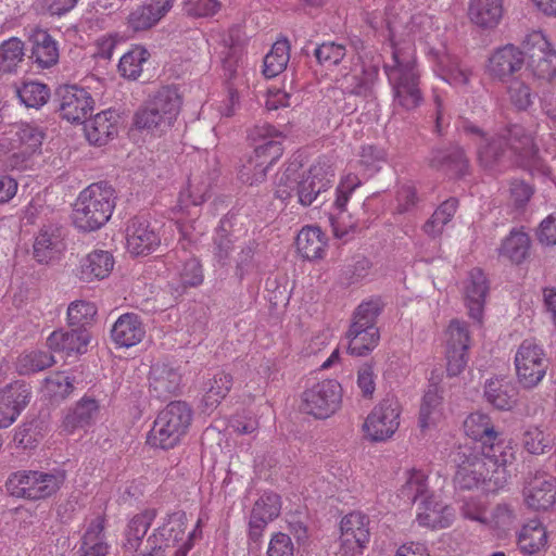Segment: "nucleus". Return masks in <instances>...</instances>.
I'll return each mask as SVG.
<instances>
[{
	"mask_svg": "<svg viewBox=\"0 0 556 556\" xmlns=\"http://www.w3.org/2000/svg\"><path fill=\"white\" fill-rule=\"evenodd\" d=\"M463 130L477 146V157L484 168H493L508 151L518 156L520 166L531 173H547L533 139V129H525L520 125H513L501 132H485L477 125L464 121Z\"/></svg>",
	"mask_w": 556,
	"mask_h": 556,
	"instance_id": "obj_1",
	"label": "nucleus"
},
{
	"mask_svg": "<svg viewBox=\"0 0 556 556\" xmlns=\"http://www.w3.org/2000/svg\"><path fill=\"white\" fill-rule=\"evenodd\" d=\"M516 459L510 445L497 443L480 450L478 445L463 447L454 457L455 484L460 489H473L486 480L502 488L508 480L509 467Z\"/></svg>",
	"mask_w": 556,
	"mask_h": 556,
	"instance_id": "obj_2",
	"label": "nucleus"
},
{
	"mask_svg": "<svg viewBox=\"0 0 556 556\" xmlns=\"http://www.w3.org/2000/svg\"><path fill=\"white\" fill-rule=\"evenodd\" d=\"M392 46L391 62L384 64V72L391 86L395 112H409L422 102L419 88L420 70L412 41L403 45L397 40V28L388 22Z\"/></svg>",
	"mask_w": 556,
	"mask_h": 556,
	"instance_id": "obj_3",
	"label": "nucleus"
},
{
	"mask_svg": "<svg viewBox=\"0 0 556 556\" xmlns=\"http://www.w3.org/2000/svg\"><path fill=\"white\" fill-rule=\"evenodd\" d=\"M296 172L298 166L292 163L281 174L276 186L277 198L286 201L295 194L299 203L311 205L331 187L334 178V168L328 161H318L302 175Z\"/></svg>",
	"mask_w": 556,
	"mask_h": 556,
	"instance_id": "obj_4",
	"label": "nucleus"
},
{
	"mask_svg": "<svg viewBox=\"0 0 556 556\" xmlns=\"http://www.w3.org/2000/svg\"><path fill=\"white\" fill-rule=\"evenodd\" d=\"M250 137L254 151L240 169V179L252 186L264 181L268 169L281 157L286 137L268 124L255 126Z\"/></svg>",
	"mask_w": 556,
	"mask_h": 556,
	"instance_id": "obj_5",
	"label": "nucleus"
},
{
	"mask_svg": "<svg viewBox=\"0 0 556 556\" xmlns=\"http://www.w3.org/2000/svg\"><path fill=\"white\" fill-rule=\"evenodd\" d=\"M115 207V191L105 182L91 184L80 191L73 210V223L83 231L104 226Z\"/></svg>",
	"mask_w": 556,
	"mask_h": 556,
	"instance_id": "obj_6",
	"label": "nucleus"
},
{
	"mask_svg": "<svg viewBox=\"0 0 556 556\" xmlns=\"http://www.w3.org/2000/svg\"><path fill=\"white\" fill-rule=\"evenodd\" d=\"M201 528V519L195 528L187 532V516L176 511L163 519L147 540L148 548L161 552L164 556H187L193 546V539Z\"/></svg>",
	"mask_w": 556,
	"mask_h": 556,
	"instance_id": "obj_7",
	"label": "nucleus"
},
{
	"mask_svg": "<svg viewBox=\"0 0 556 556\" xmlns=\"http://www.w3.org/2000/svg\"><path fill=\"white\" fill-rule=\"evenodd\" d=\"M65 479V471L60 468L48 471L20 470L10 476L7 488L13 496L38 501L55 494Z\"/></svg>",
	"mask_w": 556,
	"mask_h": 556,
	"instance_id": "obj_8",
	"label": "nucleus"
},
{
	"mask_svg": "<svg viewBox=\"0 0 556 556\" xmlns=\"http://www.w3.org/2000/svg\"><path fill=\"white\" fill-rule=\"evenodd\" d=\"M191 418V409L186 403L180 401L169 403L155 418L148 442L163 450L175 447L187 433Z\"/></svg>",
	"mask_w": 556,
	"mask_h": 556,
	"instance_id": "obj_9",
	"label": "nucleus"
},
{
	"mask_svg": "<svg viewBox=\"0 0 556 556\" xmlns=\"http://www.w3.org/2000/svg\"><path fill=\"white\" fill-rule=\"evenodd\" d=\"M180 96L172 87H163L154 97L137 112L135 125L137 128L151 132H163L176 119L180 109Z\"/></svg>",
	"mask_w": 556,
	"mask_h": 556,
	"instance_id": "obj_10",
	"label": "nucleus"
},
{
	"mask_svg": "<svg viewBox=\"0 0 556 556\" xmlns=\"http://www.w3.org/2000/svg\"><path fill=\"white\" fill-rule=\"evenodd\" d=\"M518 382L525 389L535 388L545 377L548 361L543 348L534 340H523L515 353Z\"/></svg>",
	"mask_w": 556,
	"mask_h": 556,
	"instance_id": "obj_11",
	"label": "nucleus"
},
{
	"mask_svg": "<svg viewBox=\"0 0 556 556\" xmlns=\"http://www.w3.org/2000/svg\"><path fill=\"white\" fill-rule=\"evenodd\" d=\"M212 179L204 175H194L189 178L188 185L179 193L178 203L174 210L177 215L176 224L181 236L189 242L195 241L197 237L189 232L187 218H193L197 212H191L190 206L197 207L211 197Z\"/></svg>",
	"mask_w": 556,
	"mask_h": 556,
	"instance_id": "obj_12",
	"label": "nucleus"
},
{
	"mask_svg": "<svg viewBox=\"0 0 556 556\" xmlns=\"http://www.w3.org/2000/svg\"><path fill=\"white\" fill-rule=\"evenodd\" d=\"M401 405L395 397H386L368 414L363 425L365 437L372 442L393 437L400 426Z\"/></svg>",
	"mask_w": 556,
	"mask_h": 556,
	"instance_id": "obj_13",
	"label": "nucleus"
},
{
	"mask_svg": "<svg viewBox=\"0 0 556 556\" xmlns=\"http://www.w3.org/2000/svg\"><path fill=\"white\" fill-rule=\"evenodd\" d=\"M342 389L336 380H323L303 392L302 409L315 418L333 415L341 405Z\"/></svg>",
	"mask_w": 556,
	"mask_h": 556,
	"instance_id": "obj_14",
	"label": "nucleus"
},
{
	"mask_svg": "<svg viewBox=\"0 0 556 556\" xmlns=\"http://www.w3.org/2000/svg\"><path fill=\"white\" fill-rule=\"evenodd\" d=\"M369 540V518L361 511L350 513L341 519L339 545L333 556H358Z\"/></svg>",
	"mask_w": 556,
	"mask_h": 556,
	"instance_id": "obj_15",
	"label": "nucleus"
},
{
	"mask_svg": "<svg viewBox=\"0 0 556 556\" xmlns=\"http://www.w3.org/2000/svg\"><path fill=\"white\" fill-rule=\"evenodd\" d=\"M523 47L528 66L535 77L546 80L556 77V50L543 33L529 34Z\"/></svg>",
	"mask_w": 556,
	"mask_h": 556,
	"instance_id": "obj_16",
	"label": "nucleus"
},
{
	"mask_svg": "<svg viewBox=\"0 0 556 556\" xmlns=\"http://www.w3.org/2000/svg\"><path fill=\"white\" fill-rule=\"evenodd\" d=\"M60 114L62 118L73 124L85 122L94 108L91 94L76 85L63 86L59 89Z\"/></svg>",
	"mask_w": 556,
	"mask_h": 556,
	"instance_id": "obj_17",
	"label": "nucleus"
},
{
	"mask_svg": "<svg viewBox=\"0 0 556 556\" xmlns=\"http://www.w3.org/2000/svg\"><path fill=\"white\" fill-rule=\"evenodd\" d=\"M526 506L535 511H546L556 503V478L546 472H536L522 490Z\"/></svg>",
	"mask_w": 556,
	"mask_h": 556,
	"instance_id": "obj_18",
	"label": "nucleus"
},
{
	"mask_svg": "<svg viewBox=\"0 0 556 556\" xmlns=\"http://www.w3.org/2000/svg\"><path fill=\"white\" fill-rule=\"evenodd\" d=\"M455 518V509L434 494L422 498L417 506L416 521L430 530L450 528Z\"/></svg>",
	"mask_w": 556,
	"mask_h": 556,
	"instance_id": "obj_19",
	"label": "nucleus"
},
{
	"mask_svg": "<svg viewBox=\"0 0 556 556\" xmlns=\"http://www.w3.org/2000/svg\"><path fill=\"white\" fill-rule=\"evenodd\" d=\"M31 391L24 381L0 389V428L11 426L30 402Z\"/></svg>",
	"mask_w": 556,
	"mask_h": 556,
	"instance_id": "obj_20",
	"label": "nucleus"
},
{
	"mask_svg": "<svg viewBox=\"0 0 556 556\" xmlns=\"http://www.w3.org/2000/svg\"><path fill=\"white\" fill-rule=\"evenodd\" d=\"M361 185L362 178L356 173H348L341 178L337 187L334 206L338 210V215L330 218L332 230L337 238L343 239L356 228L355 223L344 222V213L350 197Z\"/></svg>",
	"mask_w": 556,
	"mask_h": 556,
	"instance_id": "obj_21",
	"label": "nucleus"
},
{
	"mask_svg": "<svg viewBox=\"0 0 556 556\" xmlns=\"http://www.w3.org/2000/svg\"><path fill=\"white\" fill-rule=\"evenodd\" d=\"M90 339L87 328L59 329L49 334L47 345L51 352L65 358L86 353Z\"/></svg>",
	"mask_w": 556,
	"mask_h": 556,
	"instance_id": "obj_22",
	"label": "nucleus"
},
{
	"mask_svg": "<svg viewBox=\"0 0 556 556\" xmlns=\"http://www.w3.org/2000/svg\"><path fill=\"white\" fill-rule=\"evenodd\" d=\"M174 0H152L136 7L127 17L126 34L129 38L138 31H144L155 26L172 9Z\"/></svg>",
	"mask_w": 556,
	"mask_h": 556,
	"instance_id": "obj_23",
	"label": "nucleus"
},
{
	"mask_svg": "<svg viewBox=\"0 0 556 556\" xmlns=\"http://www.w3.org/2000/svg\"><path fill=\"white\" fill-rule=\"evenodd\" d=\"M280 496L274 492H264L255 502L249 521V538L258 542L266 526L280 514Z\"/></svg>",
	"mask_w": 556,
	"mask_h": 556,
	"instance_id": "obj_24",
	"label": "nucleus"
},
{
	"mask_svg": "<svg viewBox=\"0 0 556 556\" xmlns=\"http://www.w3.org/2000/svg\"><path fill=\"white\" fill-rule=\"evenodd\" d=\"M127 249L134 255H147L161 244V238L148 220L135 218L127 228Z\"/></svg>",
	"mask_w": 556,
	"mask_h": 556,
	"instance_id": "obj_25",
	"label": "nucleus"
},
{
	"mask_svg": "<svg viewBox=\"0 0 556 556\" xmlns=\"http://www.w3.org/2000/svg\"><path fill=\"white\" fill-rule=\"evenodd\" d=\"M62 228L56 225L43 226L35 238L34 256L39 263L58 260L65 251Z\"/></svg>",
	"mask_w": 556,
	"mask_h": 556,
	"instance_id": "obj_26",
	"label": "nucleus"
},
{
	"mask_svg": "<svg viewBox=\"0 0 556 556\" xmlns=\"http://www.w3.org/2000/svg\"><path fill=\"white\" fill-rule=\"evenodd\" d=\"M119 115L113 110H105L96 114L85 126V135L91 144L103 146L116 136Z\"/></svg>",
	"mask_w": 556,
	"mask_h": 556,
	"instance_id": "obj_27",
	"label": "nucleus"
},
{
	"mask_svg": "<svg viewBox=\"0 0 556 556\" xmlns=\"http://www.w3.org/2000/svg\"><path fill=\"white\" fill-rule=\"evenodd\" d=\"M378 78V68L376 66H364L359 62L346 72L341 74L338 79L340 88L351 94L366 96Z\"/></svg>",
	"mask_w": 556,
	"mask_h": 556,
	"instance_id": "obj_28",
	"label": "nucleus"
},
{
	"mask_svg": "<svg viewBox=\"0 0 556 556\" xmlns=\"http://www.w3.org/2000/svg\"><path fill=\"white\" fill-rule=\"evenodd\" d=\"M523 61V52L513 45H506L496 49L491 54L486 64V71L493 77L504 78L519 71Z\"/></svg>",
	"mask_w": 556,
	"mask_h": 556,
	"instance_id": "obj_29",
	"label": "nucleus"
},
{
	"mask_svg": "<svg viewBox=\"0 0 556 556\" xmlns=\"http://www.w3.org/2000/svg\"><path fill=\"white\" fill-rule=\"evenodd\" d=\"M517 544L526 556L545 552L548 546V532L545 526L538 519L528 521L518 532Z\"/></svg>",
	"mask_w": 556,
	"mask_h": 556,
	"instance_id": "obj_30",
	"label": "nucleus"
},
{
	"mask_svg": "<svg viewBox=\"0 0 556 556\" xmlns=\"http://www.w3.org/2000/svg\"><path fill=\"white\" fill-rule=\"evenodd\" d=\"M146 328L137 314L127 313L118 317L114 323L111 337L122 348H130L143 339Z\"/></svg>",
	"mask_w": 556,
	"mask_h": 556,
	"instance_id": "obj_31",
	"label": "nucleus"
},
{
	"mask_svg": "<svg viewBox=\"0 0 556 556\" xmlns=\"http://www.w3.org/2000/svg\"><path fill=\"white\" fill-rule=\"evenodd\" d=\"M464 292L466 305L469 315L480 321L483 312V305L488 292V283L483 271L479 268L470 270L464 282Z\"/></svg>",
	"mask_w": 556,
	"mask_h": 556,
	"instance_id": "obj_32",
	"label": "nucleus"
},
{
	"mask_svg": "<svg viewBox=\"0 0 556 556\" xmlns=\"http://www.w3.org/2000/svg\"><path fill=\"white\" fill-rule=\"evenodd\" d=\"M150 387L159 397L174 394L180 387L181 375L172 364L162 362L152 365L150 370Z\"/></svg>",
	"mask_w": 556,
	"mask_h": 556,
	"instance_id": "obj_33",
	"label": "nucleus"
},
{
	"mask_svg": "<svg viewBox=\"0 0 556 556\" xmlns=\"http://www.w3.org/2000/svg\"><path fill=\"white\" fill-rule=\"evenodd\" d=\"M113 266V256L108 251L94 250L80 260L77 276L87 282L103 279L109 276Z\"/></svg>",
	"mask_w": 556,
	"mask_h": 556,
	"instance_id": "obj_34",
	"label": "nucleus"
},
{
	"mask_svg": "<svg viewBox=\"0 0 556 556\" xmlns=\"http://www.w3.org/2000/svg\"><path fill=\"white\" fill-rule=\"evenodd\" d=\"M31 58L42 68H49L59 61V46L52 36L43 29L36 28L29 36Z\"/></svg>",
	"mask_w": 556,
	"mask_h": 556,
	"instance_id": "obj_35",
	"label": "nucleus"
},
{
	"mask_svg": "<svg viewBox=\"0 0 556 556\" xmlns=\"http://www.w3.org/2000/svg\"><path fill=\"white\" fill-rule=\"evenodd\" d=\"M465 433L476 441L480 450L494 444L498 432L495 430L490 416L482 412L471 413L464 421Z\"/></svg>",
	"mask_w": 556,
	"mask_h": 556,
	"instance_id": "obj_36",
	"label": "nucleus"
},
{
	"mask_svg": "<svg viewBox=\"0 0 556 556\" xmlns=\"http://www.w3.org/2000/svg\"><path fill=\"white\" fill-rule=\"evenodd\" d=\"M327 238L317 226L303 227L296 237V249L307 260H318L325 255Z\"/></svg>",
	"mask_w": 556,
	"mask_h": 556,
	"instance_id": "obj_37",
	"label": "nucleus"
},
{
	"mask_svg": "<svg viewBox=\"0 0 556 556\" xmlns=\"http://www.w3.org/2000/svg\"><path fill=\"white\" fill-rule=\"evenodd\" d=\"M434 73L455 87L467 85L471 75L470 71L463 66L456 56L446 52L437 55Z\"/></svg>",
	"mask_w": 556,
	"mask_h": 556,
	"instance_id": "obj_38",
	"label": "nucleus"
},
{
	"mask_svg": "<svg viewBox=\"0 0 556 556\" xmlns=\"http://www.w3.org/2000/svg\"><path fill=\"white\" fill-rule=\"evenodd\" d=\"M443 418V396L437 386H430L421 401L419 426L422 430H427L437 426Z\"/></svg>",
	"mask_w": 556,
	"mask_h": 556,
	"instance_id": "obj_39",
	"label": "nucleus"
},
{
	"mask_svg": "<svg viewBox=\"0 0 556 556\" xmlns=\"http://www.w3.org/2000/svg\"><path fill=\"white\" fill-rule=\"evenodd\" d=\"M468 15L480 27H495L503 16V0H470Z\"/></svg>",
	"mask_w": 556,
	"mask_h": 556,
	"instance_id": "obj_40",
	"label": "nucleus"
},
{
	"mask_svg": "<svg viewBox=\"0 0 556 556\" xmlns=\"http://www.w3.org/2000/svg\"><path fill=\"white\" fill-rule=\"evenodd\" d=\"M530 237L520 229H513L497 249L498 256L514 264L522 263L530 252Z\"/></svg>",
	"mask_w": 556,
	"mask_h": 556,
	"instance_id": "obj_41",
	"label": "nucleus"
},
{
	"mask_svg": "<svg viewBox=\"0 0 556 556\" xmlns=\"http://www.w3.org/2000/svg\"><path fill=\"white\" fill-rule=\"evenodd\" d=\"M515 388L505 378H492L485 382L484 397L497 409H510L515 404Z\"/></svg>",
	"mask_w": 556,
	"mask_h": 556,
	"instance_id": "obj_42",
	"label": "nucleus"
},
{
	"mask_svg": "<svg viewBox=\"0 0 556 556\" xmlns=\"http://www.w3.org/2000/svg\"><path fill=\"white\" fill-rule=\"evenodd\" d=\"M157 515L156 509L147 508L130 518L125 530L124 546L129 551H136L147 531Z\"/></svg>",
	"mask_w": 556,
	"mask_h": 556,
	"instance_id": "obj_43",
	"label": "nucleus"
},
{
	"mask_svg": "<svg viewBox=\"0 0 556 556\" xmlns=\"http://www.w3.org/2000/svg\"><path fill=\"white\" fill-rule=\"evenodd\" d=\"M99 412V404L94 399L83 397L73 410L68 412L64 417L62 427L67 433L73 432L77 428L88 426L94 420Z\"/></svg>",
	"mask_w": 556,
	"mask_h": 556,
	"instance_id": "obj_44",
	"label": "nucleus"
},
{
	"mask_svg": "<svg viewBox=\"0 0 556 556\" xmlns=\"http://www.w3.org/2000/svg\"><path fill=\"white\" fill-rule=\"evenodd\" d=\"M348 352L355 356H365L376 349L380 340L378 328L365 329L350 327L346 332Z\"/></svg>",
	"mask_w": 556,
	"mask_h": 556,
	"instance_id": "obj_45",
	"label": "nucleus"
},
{
	"mask_svg": "<svg viewBox=\"0 0 556 556\" xmlns=\"http://www.w3.org/2000/svg\"><path fill=\"white\" fill-rule=\"evenodd\" d=\"M103 530L104 520L101 517H97L89 523L83 536L80 556H106L109 545Z\"/></svg>",
	"mask_w": 556,
	"mask_h": 556,
	"instance_id": "obj_46",
	"label": "nucleus"
},
{
	"mask_svg": "<svg viewBox=\"0 0 556 556\" xmlns=\"http://www.w3.org/2000/svg\"><path fill=\"white\" fill-rule=\"evenodd\" d=\"M518 514L515 507L508 503H498L489 514L485 528L497 536L507 534L516 525Z\"/></svg>",
	"mask_w": 556,
	"mask_h": 556,
	"instance_id": "obj_47",
	"label": "nucleus"
},
{
	"mask_svg": "<svg viewBox=\"0 0 556 556\" xmlns=\"http://www.w3.org/2000/svg\"><path fill=\"white\" fill-rule=\"evenodd\" d=\"M170 275L176 290L197 287L203 281L201 264L194 257H189L180 265L174 266L170 269Z\"/></svg>",
	"mask_w": 556,
	"mask_h": 556,
	"instance_id": "obj_48",
	"label": "nucleus"
},
{
	"mask_svg": "<svg viewBox=\"0 0 556 556\" xmlns=\"http://www.w3.org/2000/svg\"><path fill=\"white\" fill-rule=\"evenodd\" d=\"M232 386V377L224 371H218L208 379L204 387L203 402L206 408L216 407L228 394Z\"/></svg>",
	"mask_w": 556,
	"mask_h": 556,
	"instance_id": "obj_49",
	"label": "nucleus"
},
{
	"mask_svg": "<svg viewBox=\"0 0 556 556\" xmlns=\"http://www.w3.org/2000/svg\"><path fill=\"white\" fill-rule=\"evenodd\" d=\"M428 493V477L416 468H412L404 473V483L401 488V496L407 502L413 503L419 497H426Z\"/></svg>",
	"mask_w": 556,
	"mask_h": 556,
	"instance_id": "obj_50",
	"label": "nucleus"
},
{
	"mask_svg": "<svg viewBox=\"0 0 556 556\" xmlns=\"http://www.w3.org/2000/svg\"><path fill=\"white\" fill-rule=\"evenodd\" d=\"M290 47L286 39L276 41L271 50L264 58L263 73L271 78L279 75L287 66L290 53Z\"/></svg>",
	"mask_w": 556,
	"mask_h": 556,
	"instance_id": "obj_51",
	"label": "nucleus"
},
{
	"mask_svg": "<svg viewBox=\"0 0 556 556\" xmlns=\"http://www.w3.org/2000/svg\"><path fill=\"white\" fill-rule=\"evenodd\" d=\"M150 54L141 46H134L119 60L118 71L122 76L129 79H137L142 73V66L148 61Z\"/></svg>",
	"mask_w": 556,
	"mask_h": 556,
	"instance_id": "obj_52",
	"label": "nucleus"
},
{
	"mask_svg": "<svg viewBox=\"0 0 556 556\" xmlns=\"http://www.w3.org/2000/svg\"><path fill=\"white\" fill-rule=\"evenodd\" d=\"M53 355L40 351H29L21 354L16 362V370L21 375H29L46 369L54 363Z\"/></svg>",
	"mask_w": 556,
	"mask_h": 556,
	"instance_id": "obj_53",
	"label": "nucleus"
},
{
	"mask_svg": "<svg viewBox=\"0 0 556 556\" xmlns=\"http://www.w3.org/2000/svg\"><path fill=\"white\" fill-rule=\"evenodd\" d=\"M387 153L382 148L364 146L357 162L363 178H369L379 172L386 163Z\"/></svg>",
	"mask_w": 556,
	"mask_h": 556,
	"instance_id": "obj_54",
	"label": "nucleus"
},
{
	"mask_svg": "<svg viewBox=\"0 0 556 556\" xmlns=\"http://www.w3.org/2000/svg\"><path fill=\"white\" fill-rule=\"evenodd\" d=\"M457 208V201L448 199L444 201L432 214L431 218L424 225V231L430 237L442 233L443 228L448 224Z\"/></svg>",
	"mask_w": 556,
	"mask_h": 556,
	"instance_id": "obj_55",
	"label": "nucleus"
},
{
	"mask_svg": "<svg viewBox=\"0 0 556 556\" xmlns=\"http://www.w3.org/2000/svg\"><path fill=\"white\" fill-rule=\"evenodd\" d=\"M18 99L25 106L39 109L50 97L49 88L38 81H25L16 89Z\"/></svg>",
	"mask_w": 556,
	"mask_h": 556,
	"instance_id": "obj_56",
	"label": "nucleus"
},
{
	"mask_svg": "<svg viewBox=\"0 0 556 556\" xmlns=\"http://www.w3.org/2000/svg\"><path fill=\"white\" fill-rule=\"evenodd\" d=\"M24 43L21 39L12 37L0 45V68L13 71L24 59Z\"/></svg>",
	"mask_w": 556,
	"mask_h": 556,
	"instance_id": "obj_57",
	"label": "nucleus"
},
{
	"mask_svg": "<svg viewBox=\"0 0 556 556\" xmlns=\"http://www.w3.org/2000/svg\"><path fill=\"white\" fill-rule=\"evenodd\" d=\"M522 442L529 453L540 455L552 447L554 437L539 427H529L523 433Z\"/></svg>",
	"mask_w": 556,
	"mask_h": 556,
	"instance_id": "obj_58",
	"label": "nucleus"
},
{
	"mask_svg": "<svg viewBox=\"0 0 556 556\" xmlns=\"http://www.w3.org/2000/svg\"><path fill=\"white\" fill-rule=\"evenodd\" d=\"M431 166L437 168L448 167L457 173H462L466 167V157L464 151L455 148L451 151L435 150L430 160Z\"/></svg>",
	"mask_w": 556,
	"mask_h": 556,
	"instance_id": "obj_59",
	"label": "nucleus"
},
{
	"mask_svg": "<svg viewBox=\"0 0 556 556\" xmlns=\"http://www.w3.org/2000/svg\"><path fill=\"white\" fill-rule=\"evenodd\" d=\"M97 314V307L88 301H74L67 308V320L71 326L86 328Z\"/></svg>",
	"mask_w": 556,
	"mask_h": 556,
	"instance_id": "obj_60",
	"label": "nucleus"
},
{
	"mask_svg": "<svg viewBox=\"0 0 556 556\" xmlns=\"http://www.w3.org/2000/svg\"><path fill=\"white\" fill-rule=\"evenodd\" d=\"M380 305L376 301L363 302L354 313L353 321L350 327L369 329L377 328L376 321L380 314Z\"/></svg>",
	"mask_w": 556,
	"mask_h": 556,
	"instance_id": "obj_61",
	"label": "nucleus"
},
{
	"mask_svg": "<svg viewBox=\"0 0 556 556\" xmlns=\"http://www.w3.org/2000/svg\"><path fill=\"white\" fill-rule=\"evenodd\" d=\"M73 391V383L64 372H56L45 380L43 392L51 399H64Z\"/></svg>",
	"mask_w": 556,
	"mask_h": 556,
	"instance_id": "obj_62",
	"label": "nucleus"
},
{
	"mask_svg": "<svg viewBox=\"0 0 556 556\" xmlns=\"http://www.w3.org/2000/svg\"><path fill=\"white\" fill-rule=\"evenodd\" d=\"M460 514L465 519L478 522L484 527L488 514V503L483 498H464L460 505Z\"/></svg>",
	"mask_w": 556,
	"mask_h": 556,
	"instance_id": "obj_63",
	"label": "nucleus"
},
{
	"mask_svg": "<svg viewBox=\"0 0 556 556\" xmlns=\"http://www.w3.org/2000/svg\"><path fill=\"white\" fill-rule=\"evenodd\" d=\"M218 53L223 67L228 73L229 77L235 76L243 63L242 47L238 43L230 46L224 43Z\"/></svg>",
	"mask_w": 556,
	"mask_h": 556,
	"instance_id": "obj_64",
	"label": "nucleus"
}]
</instances>
